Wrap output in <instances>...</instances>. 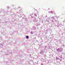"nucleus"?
<instances>
[{
    "instance_id": "obj_2",
    "label": "nucleus",
    "mask_w": 65,
    "mask_h": 65,
    "mask_svg": "<svg viewBox=\"0 0 65 65\" xmlns=\"http://www.w3.org/2000/svg\"><path fill=\"white\" fill-rule=\"evenodd\" d=\"M59 59V58H58L57 57H56V60H58Z\"/></svg>"
},
{
    "instance_id": "obj_4",
    "label": "nucleus",
    "mask_w": 65,
    "mask_h": 65,
    "mask_svg": "<svg viewBox=\"0 0 65 65\" xmlns=\"http://www.w3.org/2000/svg\"><path fill=\"white\" fill-rule=\"evenodd\" d=\"M56 14V13H54V14Z\"/></svg>"
},
{
    "instance_id": "obj_1",
    "label": "nucleus",
    "mask_w": 65,
    "mask_h": 65,
    "mask_svg": "<svg viewBox=\"0 0 65 65\" xmlns=\"http://www.w3.org/2000/svg\"><path fill=\"white\" fill-rule=\"evenodd\" d=\"M26 38H29V37L28 36H26Z\"/></svg>"
},
{
    "instance_id": "obj_3",
    "label": "nucleus",
    "mask_w": 65,
    "mask_h": 65,
    "mask_svg": "<svg viewBox=\"0 0 65 65\" xmlns=\"http://www.w3.org/2000/svg\"><path fill=\"white\" fill-rule=\"evenodd\" d=\"M51 13H52V12H53V11H51Z\"/></svg>"
}]
</instances>
